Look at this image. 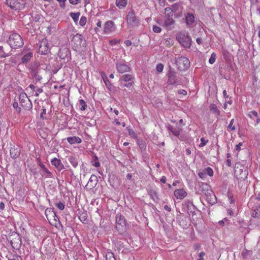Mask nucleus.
<instances>
[{
    "mask_svg": "<svg viewBox=\"0 0 260 260\" xmlns=\"http://www.w3.org/2000/svg\"><path fill=\"white\" fill-rule=\"evenodd\" d=\"M178 93L180 94H182L183 95H186L187 94V91L184 89H180L178 91Z\"/></svg>",
    "mask_w": 260,
    "mask_h": 260,
    "instance_id": "obj_56",
    "label": "nucleus"
},
{
    "mask_svg": "<svg viewBox=\"0 0 260 260\" xmlns=\"http://www.w3.org/2000/svg\"><path fill=\"white\" fill-rule=\"evenodd\" d=\"M20 104L23 108H29L31 102L25 93H21L19 95Z\"/></svg>",
    "mask_w": 260,
    "mask_h": 260,
    "instance_id": "obj_9",
    "label": "nucleus"
},
{
    "mask_svg": "<svg viewBox=\"0 0 260 260\" xmlns=\"http://www.w3.org/2000/svg\"><path fill=\"white\" fill-rule=\"evenodd\" d=\"M69 2L72 5H76L79 3L80 0H69Z\"/></svg>",
    "mask_w": 260,
    "mask_h": 260,
    "instance_id": "obj_57",
    "label": "nucleus"
},
{
    "mask_svg": "<svg viewBox=\"0 0 260 260\" xmlns=\"http://www.w3.org/2000/svg\"><path fill=\"white\" fill-rule=\"evenodd\" d=\"M250 252H251V251L248 250H247V249L245 248L244 250L241 253V256H242V258L244 259H246L248 255Z\"/></svg>",
    "mask_w": 260,
    "mask_h": 260,
    "instance_id": "obj_35",
    "label": "nucleus"
},
{
    "mask_svg": "<svg viewBox=\"0 0 260 260\" xmlns=\"http://www.w3.org/2000/svg\"><path fill=\"white\" fill-rule=\"evenodd\" d=\"M207 200L209 204L213 205L216 202V198L214 193L210 191L205 193Z\"/></svg>",
    "mask_w": 260,
    "mask_h": 260,
    "instance_id": "obj_16",
    "label": "nucleus"
},
{
    "mask_svg": "<svg viewBox=\"0 0 260 260\" xmlns=\"http://www.w3.org/2000/svg\"><path fill=\"white\" fill-rule=\"evenodd\" d=\"M205 255V253L204 252H201L199 254V256L200 258L198 259V260H204V258H203V256Z\"/></svg>",
    "mask_w": 260,
    "mask_h": 260,
    "instance_id": "obj_55",
    "label": "nucleus"
},
{
    "mask_svg": "<svg viewBox=\"0 0 260 260\" xmlns=\"http://www.w3.org/2000/svg\"><path fill=\"white\" fill-rule=\"evenodd\" d=\"M106 260H116V258L112 252H109L106 255Z\"/></svg>",
    "mask_w": 260,
    "mask_h": 260,
    "instance_id": "obj_33",
    "label": "nucleus"
},
{
    "mask_svg": "<svg viewBox=\"0 0 260 260\" xmlns=\"http://www.w3.org/2000/svg\"><path fill=\"white\" fill-rule=\"evenodd\" d=\"M196 42L197 43L199 44V45H200L202 43V40L201 38H198L197 39H196Z\"/></svg>",
    "mask_w": 260,
    "mask_h": 260,
    "instance_id": "obj_62",
    "label": "nucleus"
},
{
    "mask_svg": "<svg viewBox=\"0 0 260 260\" xmlns=\"http://www.w3.org/2000/svg\"><path fill=\"white\" fill-rule=\"evenodd\" d=\"M187 25H190L194 22V16L192 14L187 13L185 17Z\"/></svg>",
    "mask_w": 260,
    "mask_h": 260,
    "instance_id": "obj_18",
    "label": "nucleus"
},
{
    "mask_svg": "<svg viewBox=\"0 0 260 260\" xmlns=\"http://www.w3.org/2000/svg\"><path fill=\"white\" fill-rule=\"evenodd\" d=\"M116 26L114 22L112 20L106 21L103 26V32L105 34L109 35L115 31Z\"/></svg>",
    "mask_w": 260,
    "mask_h": 260,
    "instance_id": "obj_8",
    "label": "nucleus"
},
{
    "mask_svg": "<svg viewBox=\"0 0 260 260\" xmlns=\"http://www.w3.org/2000/svg\"><path fill=\"white\" fill-rule=\"evenodd\" d=\"M102 78L107 88H110L112 85L106 74L103 72L101 73Z\"/></svg>",
    "mask_w": 260,
    "mask_h": 260,
    "instance_id": "obj_19",
    "label": "nucleus"
},
{
    "mask_svg": "<svg viewBox=\"0 0 260 260\" xmlns=\"http://www.w3.org/2000/svg\"><path fill=\"white\" fill-rule=\"evenodd\" d=\"M120 79L124 81H129L132 79V76L131 74H125L122 76Z\"/></svg>",
    "mask_w": 260,
    "mask_h": 260,
    "instance_id": "obj_31",
    "label": "nucleus"
},
{
    "mask_svg": "<svg viewBox=\"0 0 260 260\" xmlns=\"http://www.w3.org/2000/svg\"><path fill=\"white\" fill-rule=\"evenodd\" d=\"M150 194L154 201H156L158 199L157 193L155 191H151Z\"/></svg>",
    "mask_w": 260,
    "mask_h": 260,
    "instance_id": "obj_43",
    "label": "nucleus"
},
{
    "mask_svg": "<svg viewBox=\"0 0 260 260\" xmlns=\"http://www.w3.org/2000/svg\"><path fill=\"white\" fill-rule=\"evenodd\" d=\"M83 37L81 35L77 34L72 38L71 43L74 50L78 51L83 45Z\"/></svg>",
    "mask_w": 260,
    "mask_h": 260,
    "instance_id": "obj_5",
    "label": "nucleus"
},
{
    "mask_svg": "<svg viewBox=\"0 0 260 260\" xmlns=\"http://www.w3.org/2000/svg\"><path fill=\"white\" fill-rule=\"evenodd\" d=\"M124 44L127 46H129L132 45V42L130 40H125L124 41Z\"/></svg>",
    "mask_w": 260,
    "mask_h": 260,
    "instance_id": "obj_59",
    "label": "nucleus"
},
{
    "mask_svg": "<svg viewBox=\"0 0 260 260\" xmlns=\"http://www.w3.org/2000/svg\"><path fill=\"white\" fill-rule=\"evenodd\" d=\"M115 4L119 9H121L126 6L127 0H116Z\"/></svg>",
    "mask_w": 260,
    "mask_h": 260,
    "instance_id": "obj_20",
    "label": "nucleus"
},
{
    "mask_svg": "<svg viewBox=\"0 0 260 260\" xmlns=\"http://www.w3.org/2000/svg\"><path fill=\"white\" fill-rule=\"evenodd\" d=\"M168 129L175 136H178L180 135V129L178 128H174L172 126H169Z\"/></svg>",
    "mask_w": 260,
    "mask_h": 260,
    "instance_id": "obj_25",
    "label": "nucleus"
},
{
    "mask_svg": "<svg viewBox=\"0 0 260 260\" xmlns=\"http://www.w3.org/2000/svg\"><path fill=\"white\" fill-rule=\"evenodd\" d=\"M175 23V21L172 18L167 17L165 20L162 26L167 29L170 30L172 29V26Z\"/></svg>",
    "mask_w": 260,
    "mask_h": 260,
    "instance_id": "obj_12",
    "label": "nucleus"
},
{
    "mask_svg": "<svg viewBox=\"0 0 260 260\" xmlns=\"http://www.w3.org/2000/svg\"><path fill=\"white\" fill-rule=\"evenodd\" d=\"M190 64L189 59L186 57H180L177 60V64L180 70H185L187 69Z\"/></svg>",
    "mask_w": 260,
    "mask_h": 260,
    "instance_id": "obj_7",
    "label": "nucleus"
},
{
    "mask_svg": "<svg viewBox=\"0 0 260 260\" xmlns=\"http://www.w3.org/2000/svg\"><path fill=\"white\" fill-rule=\"evenodd\" d=\"M67 140L71 145H73L75 144H80L82 142L81 139L79 137L77 136L68 137L67 138Z\"/></svg>",
    "mask_w": 260,
    "mask_h": 260,
    "instance_id": "obj_17",
    "label": "nucleus"
},
{
    "mask_svg": "<svg viewBox=\"0 0 260 260\" xmlns=\"http://www.w3.org/2000/svg\"><path fill=\"white\" fill-rule=\"evenodd\" d=\"M247 116L251 119H253V116L257 117H258V113L256 111H250L248 114Z\"/></svg>",
    "mask_w": 260,
    "mask_h": 260,
    "instance_id": "obj_36",
    "label": "nucleus"
},
{
    "mask_svg": "<svg viewBox=\"0 0 260 260\" xmlns=\"http://www.w3.org/2000/svg\"><path fill=\"white\" fill-rule=\"evenodd\" d=\"M7 5L12 9H14L16 7V0H6Z\"/></svg>",
    "mask_w": 260,
    "mask_h": 260,
    "instance_id": "obj_30",
    "label": "nucleus"
},
{
    "mask_svg": "<svg viewBox=\"0 0 260 260\" xmlns=\"http://www.w3.org/2000/svg\"><path fill=\"white\" fill-rule=\"evenodd\" d=\"M57 207L59 209L62 210L64 208V205L63 203L59 202L57 204Z\"/></svg>",
    "mask_w": 260,
    "mask_h": 260,
    "instance_id": "obj_51",
    "label": "nucleus"
},
{
    "mask_svg": "<svg viewBox=\"0 0 260 260\" xmlns=\"http://www.w3.org/2000/svg\"><path fill=\"white\" fill-rule=\"evenodd\" d=\"M174 195L177 199L182 200L187 196V193L183 189H177L174 191Z\"/></svg>",
    "mask_w": 260,
    "mask_h": 260,
    "instance_id": "obj_15",
    "label": "nucleus"
},
{
    "mask_svg": "<svg viewBox=\"0 0 260 260\" xmlns=\"http://www.w3.org/2000/svg\"><path fill=\"white\" fill-rule=\"evenodd\" d=\"M116 228L119 233L122 234L126 230V222L124 216L117 215L116 220Z\"/></svg>",
    "mask_w": 260,
    "mask_h": 260,
    "instance_id": "obj_4",
    "label": "nucleus"
},
{
    "mask_svg": "<svg viewBox=\"0 0 260 260\" xmlns=\"http://www.w3.org/2000/svg\"><path fill=\"white\" fill-rule=\"evenodd\" d=\"M234 171L235 175L238 179L244 180L248 176L247 167L242 164H235Z\"/></svg>",
    "mask_w": 260,
    "mask_h": 260,
    "instance_id": "obj_2",
    "label": "nucleus"
},
{
    "mask_svg": "<svg viewBox=\"0 0 260 260\" xmlns=\"http://www.w3.org/2000/svg\"><path fill=\"white\" fill-rule=\"evenodd\" d=\"M45 215L47 218V219L50 221L51 220L52 218H53L54 220H56V218H57V216L56 215L55 213L53 210H52L50 208H47L45 210Z\"/></svg>",
    "mask_w": 260,
    "mask_h": 260,
    "instance_id": "obj_14",
    "label": "nucleus"
},
{
    "mask_svg": "<svg viewBox=\"0 0 260 260\" xmlns=\"http://www.w3.org/2000/svg\"><path fill=\"white\" fill-rule=\"evenodd\" d=\"M116 67L118 72L120 73L128 72L130 70L129 67L124 63H117Z\"/></svg>",
    "mask_w": 260,
    "mask_h": 260,
    "instance_id": "obj_13",
    "label": "nucleus"
},
{
    "mask_svg": "<svg viewBox=\"0 0 260 260\" xmlns=\"http://www.w3.org/2000/svg\"><path fill=\"white\" fill-rule=\"evenodd\" d=\"M15 148H11L10 150V154L12 157H15L16 154L15 153Z\"/></svg>",
    "mask_w": 260,
    "mask_h": 260,
    "instance_id": "obj_53",
    "label": "nucleus"
},
{
    "mask_svg": "<svg viewBox=\"0 0 260 260\" xmlns=\"http://www.w3.org/2000/svg\"><path fill=\"white\" fill-rule=\"evenodd\" d=\"M15 34H12L9 37V43L12 48L15 46Z\"/></svg>",
    "mask_w": 260,
    "mask_h": 260,
    "instance_id": "obj_26",
    "label": "nucleus"
},
{
    "mask_svg": "<svg viewBox=\"0 0 260 260\" xmlns=\"http://www.w3.org/2000/svg\"><path fill=\"white\" fill-rule=\"evenodd\" d=\"M168 82L170 84H174L177 82V79L176 75L173 72H170L169 74Z\"/></svg>",
    "mask_w": 260,
    "mask_h": 260,
    "instance_id": "obj_21",
    "label": "nucleus"
},
{
    "mask_svg": "<svg viewBox=\"0 0 260 260\" xmlns=\"http://www.w3.org/2000/svg\"><path fill=\"white\" fill-rule=\"evenodd\" d=\"M59 3L60 7L62 8H64L65 7V2L66 0H57Z\"/></svg>",
    "mask_w": 260,
    "mask_h": 260,
    "instance_id": "obj_50",
    "label": "nucleus"
},
{
    "mask_svg": "<svg viewBox=\"0 0 260 260\" xmlns=\"http://www.w3.org/2000/svg\"><path fill=\"white\" fill-rule=\"evenodd\" d=\"M216 58V55L215 53H212L210 58H209V62L211 64H213L215 62Z\"/></svg>",
    "mask_w": 260,
    "mask_h": 260,
    "instance_id": "obj_40",
    "label": "nucleus"
},
{
    "mask_svg": "<svg viewBox=\"0 0 260 260\" xmlns=\"http://www.w3.org/2000/svg\"><path fill=\"white\" fill-rule=\"evenodd\" d=\"M79 102L80 105L81 106V108H80V110H81V111L85 110L87 108V105H86L85 102L82 99L80 100Z\"/></svg>",
    "mask_w": 260,
    "mask_h": 260,
    "instance_id": "obj_32",
    "label": "nucleus"
},
{
    "mask_svg": "<svg viewBox=\"0 0 260 260\" xmlns=\"http://www.w3.org/2000/svg\"><path fill=\"white\" fill-rule=\"evenodd\" d=\"M139 146L141 149H145L146 147L145 144L143 143V142L139 144Z\"/></svg>",
    "mask_w": 260,
    "mask_h": 260,
    "instance_id": "obj_64",
    "label": "nucleus"
},
{
    "mask_svg": "<svg viewBox=\"0 0 260 260\" xmlns=\"http://www.w3.org/2000/svg\"><path fill=\"white\" fill-rule=\"evenodd\" d=\"M234 119H232L231 121H230V123L228 126V127L232 131H234L235 129H236V127L234 125H233V123H234Z\"/></svg>",
    "mask_w": 260,
    "mask_h": 260,
    "instance_id": "obj_46",
    "label": "nucleus"
},
{
    "mask_svg": "<svg viewBox=\"0 0 260 260\" xmlns=\"http://www.w3.org/2000/svg\"><path fill=\"white\" fill-rule=\"evenodd\" d=\"M208 142V140H205L204 138H202L201 139V143L199 144V146L200 147H203L207 144Z\"/></svg>",
    "mask_w": 260,
    "mask_h": 260,
    "instance_id": "obj_44",
    "label": "nucleus"
},
{
    "mask_svg": "<svg viewBox=\"0 0 260 260\" xmlns=\"http://www.w3.org/2000/svg\"><path fill=\"white\" fill-rule=\"evenodd\" d=\"M206 174L210 176H212L213 175V171L210 167H207L204 170Z\"/></svg>",
    "mask_w": 260,
    "mask_h": 260,
    "instance_id": "obj_39",
    "label": "nucleus"
},
{
    "mask_svg": "<svg viewBox=\"0 0 260 260\" xmlns=\"http://www.w3.org/2000/svg\"><path fill=\"white\" fill-rule=\"evenodd\" d=\"M87 22V18L85 16H82L80 19L79 24L82 26H84Z\"/></svg>",
    "mask_w": 260,
    "mask_h": 260,
    "instance_id": "obj_37",
    "label": "nucleus"
},
{
    "mask_svg": "<svg viewBox=\"0 0 260 260\" xmlns=\"http://www.w3.org/2000/svg\"><path fill=\"white\" fill-rule=\"evenodd\" d=\"M124 86L128 88L129 89H130L133 87V83L129 82V83H126L124 85Z\"/></svg>",
    "mask_w": 260,
    "mask_h": 260,
    "instance_id": "obj_58",
    "label": "nucleus"
},
{
    "mask_svg": "<svg viewBox=\"0 0 260 260\" xmlns=\"http://www.w3.org/2000/svg\"><path fill=\"white\" fill-rule=\"evenodd\" d=\"M156 70L157 72H162L164 70V65L162 63H158L156 65Z\"/></svg>",
    "mask_w": 260,
    "mask_h": 260,
    "instance_id": "obj_41",
    "label": "nucleus"
},
{
    "mask_svg": "<svg viewBox=\"0 0 260 260\" xmlns=\"http://www.w3.org/2000/svg\"><path fill=\"white\" fill-rule=\"evenodd\" d=\"M174 44V40L171 38L165 39V45L166 46H171Z\"/></svg>",
    "mask_w": 260,
    "mask_h": 260,
    "instance_id": "obj_38",
    "label": "nucleus"
},
{
    "mask_svg": "<svg viewBox=\"0 0 260 260\" xmlns=\"http://www.w3.org/2000/svg\"><path fill=\"white\" fill-rule=\"evenodd\" d=\"M252 216L254 217H258L260 216V205L255 206V209L252 213Z\"/></svg>",
    "mask_w": 260,
    "mask_h": 260,
    "instance_id": "obj_24",
    "label": "nucleus"
},
{
    "mask_svg": "<svg viewBox=\"0 0 260 260\" xmlns=\"http://www.w3.org/2000/svg\"><path fill=\"white\" fill-rule=\"evenodd\" d=\"M96 24L98 27H101L102 25V22L100 20H98Z\"/></svg>",
    "mask_w": 260,
    "mask_h": 260,
    "instance_id": "obj_61",
    "label": "nucleus"
},
{
    "mask_svg": "<svg viewBox=\"0 0 260 260\" xmlns=\"http://www.w3.org/2000/svg\"><path fill=\"white\" fill-rule=\"evenodd\" d=\"M41 168L42 169V171L46 173L47 174V176L49 177L51 176V173L46 169L44 165L43 164H38Z\"/></svg>",
    "mask_w": 260,
    "mask_h": 260,
    "instance_id": "obj_34",
    "label": "nucleus"
},
{
    "mask_svg": "<svg viewBox=\"0 0 260 260\" xmlns=\"http://www.w3.org/2000/svg\"><path fill=\"white\" fill-rule=\"evenodd\" d=\"M19 39L20 42L17 41V47H20L23 45V42L22 38L20 35L17 34V40Z\"/></svg>",
    "mask_w": 260,
    "mask_h": 260,
    "instance_id": "obj_42",
    "label": "nucleus"
},
{
    "mask_svg": "<svg viewBox=\"0 0 260 260\" xmlns=\"http://www.w3.org/2000/svg\"><path fill=\"white\" fill-rule=\"evenodd\" d=\"M98 181L97 177L94 175H92L85 186L86 189L91 190L94 188L98 183Z\"/></svg>",
    "mask_w": 260,
    "mask_h": 260,
    "instance_id": "obj_11",
    "label": "nucleus"
},
{
    "mask_svg": "<svg viewBox=\"0 0 260 260\" xmlns=\"http://www.w3.org/2000/svg\"><path fill=\"white\" fill-rule=\"evenodd\" d=\"M26 7L25 0H17V10H24Z\"/></svg>",
    "mask_w": 260,
    "mask_h": 260,
    "instance_id": "obj_23",
    "label": "nucleus"
},
{
    "mask_svg": "<svg viewBox=\"0 0 260 260\" xmlns=\"http://www.w3.org/2000/svg\"><path fill=\"white\" fill-rule=\"evenodd\" d=\"M22 62L27 63L33 56V53L30 49H24L22 52Z\"/></svg>",
    "mask_w": 260,
    "mask_h": 260,
    "instance_id": "obj_10",
    "label": "nucleus"
},
{
    "mask_svg": "<svg viewBox=\"0 0 260 260\" xmlns=\"http://www.w3.org/2000/svg\"><path fill=\"white\" fill-rule=\"evenodd\" d=\"M120 43V40L117 39L111 40L109 41V44L111 45H116Z\"/></svg>",
    "mask_w": 260,
    "mask_h": 260,
    "instance_id": "obj_47",
    "label": "nucleus"
},
{
    "mask_svg": "<svg viewBox=\"0 0 260 260\" xmlns=\"http://www.w3.org/2000/svg\"><path fill=\"white\" fill-rule=\"evenodd\" d=\"M243 145V143L242 142H240L238 145H237L235 147V150L237 151H239L241 149V147Z\"/></svg>",
    "mask_w": 260,
    "mask_h": 260,
    "instance_id": "obj_52",
    "label": "nucleus"
},
{
    "mask_svg": "<svg viewBox=\"0 0 260 260\" xmlns=\"http://www.w3.org/2000/svg\"><path fill=\"white\" fill-rule=\"evenodd\" d=\"M210 110L213 112L216 113L218 115H220V111L218 110L216 105L214 104H211Z\"/></svg>",
    "mask_w": 260,
    "mask_h": 260,
    "instance_id": "obj_29",
    "label": "nucleus"
},
{
    "mask_svg": "<svg viewBox=\"0 0 260 260\" xmlns=\"http://www.w3.org/2000/svg\"><path fill=\"white\" fill-rule=\"evenodd\" d=\"M71 18L73 19L74 21L76 23L78 22L79 17L80 15V13L79 12L77 13H73L71 12L70 14Z\"/></svg>",
    "mask_w": 260,
    "mask_h": 260,
    "instance_id": "obj_28",
    "label": "nucleus"
},
{
    "mask_svg": "<svg viewBox=\"0 0 260 260\" xmlns=\"http://www.w3.org/2000/svg\"><path fill=\"white\" fill-rule=\"evenodd\" d=\"M166 177L165 176H162L161 178L160 181L162 183H165L166 182Z\"/></svg>",
    "mask_w": 260,
    "mask_h": 260,
    "instance_id": "obj_60",
    "label": "nucleus"
},
{
    "mask_svg": "<svg viewBox=\"0 0 260 260\" xmlns=\"http://www.w3.org/2000/svg\"><path fill=\"white\" fill-rule=\"evenodd\" d=\"M79 218L83 223H87L88 221L87 214L85 212L80 213Z\"/></svg>",
    "mask_w": 260,
    "mask_h": 260,
    "instance_id": "obj_22",
    "label": "nucleus"
},
{
    "mask_svg": "<svg viewBox=\"0 0 260 260\" xmlns=\"http://www.w3.org/2000/svg\"><path fill=\"white\" fill-rule=\"evenodd\" d=\"M52 165H54L56 169H57L59 171H61V170L64 168L63 164H52Z\"/></svg>",
    "mask_w": 260,
    "mask_h": 260,
    "instance_id": "obj_45",
    "label": "nucleus"
},
{
    "mask_svg": "<svg viewBox=\"0 0 260 260\" xmlns=\"http://www.w3.org/2000/svg\"><path fill=\"white\" fill-rule=\"evenodd\" d=\"M198 175L199 176L202 178V179H204L205 177H206V174L204 170H203L202 172H200L199 173H198Z\"/></svg>",
    "mask_w": 260,
    "mask_h": 260,
    "instance_id": "obj_49",
    "label": "nucleus"
},
{
    "mask_svg": "<svg viewBox=\"0 0 260 260\" xmlns=\"http://www.w3.org/2000/svg\"><path fill=\"white\" fill-rule=\"evenodd\" d=\"M126 20L128 25L131 27H138L140 24V20L136 17L133 10L128 12L126 16Z\"/></svg>",
    "mask_w": 260,
    "mask_h": 260,
    "instance_id": "obj_3",
    "label": "nucleus"
},
{
    "mask_svg": "<svg viewBox=\"0 0 260 260\" xmlns=\"http://www.w3.org/2000/svg\"><path fill=\"white\" fill-rule=\"evenodd\" d=\"M176 40L185 48H190L191 45V38L186 31H180L176 36Z\"/></svg>",
    "mask_w": 260,
    "mask_h": 260,
    "instance_id": "obj_1",
    "label": "nucleus"
},
{
    "mask_svg": "<svg viewBox=\"0 0 260 260\" xmlns=\"http://www.w3.org/2000/svg\"><path fill=\"white\" fill-rule=\"evenodd\" d=\"M43 90L42 88H38L37 89V92H36V93L35 94V95L36 96H39V94H40V93H42V92H43Z\"/></svg>",
    "mask_w": 260,
    "mask_h": 260,
    "instance_id": "obj_54",
    "label": "nucleus"
},
{
    "mask_svg": "<svg viewBox=\"0 0 260 260\" xmlns=\"http://www.w3.org/2000/svg\"><path fill=\"white\" fill-rule=\"evenodd\" d=\"M153 30L155 32L159 33L161 31V28L157 26H153Z\"/></svg>",
    "mask_w": 260,
    "mask_h": 260,
    "instance_id": "obj_48",
    "label": "nucleus"
},
{
    "mask_svg": "<svg viewBox=\"0 0 260 260\" xmlns=\"http://www.w3.org/2000/svg\"><path fill=\"white\" fill-rule=\"evenodd\" d=\"M50 48L46 38H43L39 43V53L41 54H47L49 52Z\"/></svg>",
    "mask_w": 260,
    "mask_h": 260,
    "instance_id": "obj_6",
    "label": "nucleus"
},
{
    "mask_svg": "<svg viewBox=\"0 0 260 260\" xmlns=\"http://www.w3.org/2000/svg\"><path fill=\"white\" fill-rule=\"evenodd\" d=\"M164 209L166 210H167L169 212H170L171 210V207L170 206H169L168 205H167L164 206Z\"/></svg>",
    "mask_w": 260,
    "mask_h": 260,
    "instance_id": "obj_63",
    "label": "nucleus"
},
{
    "mask_svg": "<svg viewBox=\"0 0 260 260\" xmlns=\"http://www.w3.org/2000/svg\"><path fill=\"white\" fill-rule=\"evenodd\" d=\"M165 14L167 17L172 18L173 10L169 7H167L165 9Z\"/></svg>",
    "mask_w": 260,
    "mask_h": 260,
    "instance_id": "obj_27",
    "label": "nucleus"
}]
</instances>
